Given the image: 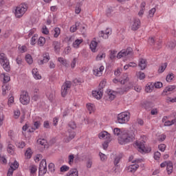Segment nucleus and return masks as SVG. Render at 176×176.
I'll return each instance as SVG.
<instances>
[{
  "mask_svg": "<svg viewBox=\"0 0 176 176\" xmlns=\"http://www.w3.org/2000/svg\"><path fill=\"white\" fill-rule=\"evenodd\" d=\"M131 114L129 111H123L117 116V121L120 124H126L129 120Z\"/></svg>",
  "mask_w": 176,
  "mask_h": 176,
  "instance_id": "7ed1b4c3",
  "label": "nucleus"
},
{
  "mask_svg": "<svg viewBox=\"0 0 176 176\" xmlns=\"http://www.w3.org/2000/svg\"><path fill=\"white\" fill-rule=\"evenodd\" d=\"M176 123V119L173 120L171 121L168 120L167 122H165L164 126H173V124H175Z\"/></svg>",
  "mask_w": 176,
  "mask_h": 176,
  "instance_id": "4d7b16f0",
  "label": "nucleus"
},
{
  "mask_svg": "<svg viewBox=\"0 0 176 176\" xmlns=\"http://www.w3.org/2000/svg\"><path fill=\"white\" fill-rule=\"evenodd\" d=\"M34 153V152L32 151V149H31V148H26V150L25 151V159H31V157H32V154Z\"/></svg>",
  "mask_w": 176,
  "mask_h": 176,
  "instance_id": "cd10ccee",
  "label": "nucleus"
},
{
  "mask_svg": "<svg viewBox=\"0 0 176 176\" xmlns=\"http://www.w3.org/2000/svg\"><path fill=\"white\" fill-rule=\"evenodd\" d=\"M68 138H65V142H69L71 140H73V138H75V132L72 131V132H68L67 133Z\"/></svg>",
  "mask_w": 176,
  "mask_h": 176,
  "instance_id": "c85d7f7f",
  "label": "nucleus"
},
{
  "mask_svg": "<svg viewBox=\"0 0 176 176\" xmlns=\"http://www.w3.org/2000/svg\"><path fill=\"white\" fill-rule=\"evenodd\" d=\"M32 74L33 78H34V79H36V80H39L42 79V76H41V74H39V72H38V69L34 68L32 71Z\"/></svg>",
  "mask_w": 176,
  "mask_h": 176,
  "instance_id": "aec40b11",
  "label": "nucleus"
},
{
  "mask_svg": "<svg viewBox=\"0 0 176 176\" xmlns=\"http://www.w3.org/2000/svg\"><path fill=\"white\" fill-rule=\"evenodd\" d=\"M67 175L68 176H78L79 171H78V169H76V168H72L68 172Z\"/></svg>",
  "mask_w": 176,
  "mask_h": 176,
  "instance_id": "473e14b6",
  "label": "nucleus"
},
{
  "mask_svg": "<svg viewBox=\"0 0 176 176\" xmlns=\"http://www.w3.org/2000/svg\"><path fill=\"white\" fill-rule=\"evenodd\" d=\"M146 93H152L153 91V82H148L145 86Z\"/></svg>",
  "mask_w": 176,
  "mask_h": 176,
  "instance_id": "bb28decb",
  "label": "nucleus"
},
{
  "mask_svg": "<svg viewBox=\"0 0 176 176\" xmlns=\"http://www.w3.org/2000/svg\"><path fill=\"white\" fill-rule=\"evenodd\" d=\"M10 168L12 170H17L19 168V162L17 161H14L13 163L10 164Z\"/></svg>",
  "mask_w": 176,
  "mask_h": 176,
  "instance_id": "8fccbe9b",
  "label": "nucleus"
},
{
  "mask_svg": "<svg viewBox=\"0 0 176 176\" xmlns=\"http://www.w3.org/2000/svg\"><path fill=\"white\" fill-rule=\"evenodd\" d=\"M48 168L51 173H54V164L50 163L48 165Z\"/></svg>",
  "mask_w": 176,
  "mask_h": 176,
  "instance_id": "338daca9",
  "label": "nucleus"
},
{
  "mask_svg": "<svg viewBox=\"0 0 176 176\" xmlns=\"http://www.w3.org/2000/svg\"><path fill=\"white\" fill-rule=\"evenodd\" d=\"M0 63L1 64L5 71H6L7 72H9V71H10V65L9 63V60H8L6 55H5L4 53L0 54Z\"/></svg>",
  "mask_w": 176,
  "mask_h": 176,
  "instance_id": "20e7f679",
  "label": "nucleus"
},
{
  "mask_svg": "<svg viewBox=\"0 0 176 176\" xmlns=\"http://www.w3.org/2000/svg\"><path fill=\"white\" fill-rule=\"evenodd\" d=\"M107 93L111 101H112L113 100H115V98L116 97V94H118L117 91H114L112 89H109L107 90Z\"/></svg>",
  "mask_w": 176,
  "mask_h": 176,
  "instance_id": "a211bd4d",
  "label": "nucleus"
},
{
  "mask_svg": "<svg viewBox=\"0 0 176 176\" xmlns=\"http://www.w3.org/2000/svg\"><path fill=\"white\" fill-rule=\"evenodd\" d=\"M159 113V109L157 108H153L151 111V115H157Z\"/></svg>",
  "mask_w": 176,
  "mask_h": 176,
  "instance_id": "0e129e2a",
  "label": "nucleus"
},
{
  "mask_svg": "<svg viewBox=\"0 0 176 176\" xmlns=\"http://www.w3.org/2000/svg\"><path fill=\"white\" fill-rule=\"evenodd\" d=\"M155 13H156V8H151L148 11V19H152V17H153V16H155Z\"/></svg>",
  "mask_w": 176,
  "mask_h": 176,
  "instance_id": "49530a36",
  "label": "nucleus"
},
{
  "mask_svg": "<svg viewBox=\"0 0 176 176\" xmlns=\"http://www.w3.org/2000/svg\"><path fill=\"white\" fill-rule=\"evenodd\" d=\"M114 135H117L118 144L126 145L133 142L135 140V131L124 129L115 128L113 129Z\"/></svg>",
  "mask_w": 176,
  "mask_h": 176,
  "instance_id": "f257e3e1",
  "label": "nucleus"
},
{
  "mask_svg": "<svg viewBox=\"0 0 176 176\" xmlns=\"http://www.w3.org/2000/svg\"><path fill=\"white\" fill-rule=\"evenodd\" d=\"M135 145L139 152H140V153H149V152L152 151L151 147H148V146L145 147V144H144V142H136Z\"/></svg>",
  "mask_w": 176,
  "mask_h": 176,
  "instance_id": "0eeeda50",
  "label": "nucleus"
},
{
  "mask_svg": "<svg viewBox=\"0 0 176 176\" xmlns=\"http://www.w3.org/2000/svg\"><path fill=\"white\" fill-rule=\"evenodd\" d=\"M107 56V54L104 52H100L96 57V61H101L102 60H104L105 57Z\"/></svg>",
  "mask_w": 176,
  "mask_h": 176,
  "instance_id": "72a5a7b5",
  "label": "nucleus"
},
{
  "mask_svg": "<svg viewBox=\"0 0 176 176\" xmlns=\"http://www.w3.org/2000/svg\"><path fill=\"white\" fill-rule=\"evenodd\" d=\"M19 52L20 53H25L27 52V47L25 45L19 46Z\"/></svg>",
  "mask_w": 176,
  "mask_h": 176,
  "instance_id": "13d9d810",
  "label": "nucleus"
},
{
  "mask_svg": "<svg viewBox=\"0 0 176 176\" xmlns=\"http://www.w3.org/2000/svg\"><path fill=\"white\" fill-rule=\"evenodd\" d=\"M129 80H130V78H129V74H124L120 80V83L121 85H125V83H127Z\"/></svg>",
  "mask_w": 176,
  "mask_h": 176,
  "instance_id": "5701e85b",
  "label": "nucleus"
},
{
  "mask_svg": "<svg viewBox=\"0 0 176 176\" xmlns=\"http://www.w3.org/2000/svg\"><path fill=\"white\" fill-rule=\"evenodd\" d=\"M37 170H38V168H36V166L32 165L30 168V174H35V173H36Z\"/></svg>",
  "mask_w": 176,
  "mask_h": 176,
  "instance_id": "5fc2aeb1",
  "label": "nucleus"
},
{
  "mask_svg": "<svg viewBox=\"0 0 176 176\" xmlns=\"http://www.w3.org/2000/svg\"><path fill=\"white\" fill-rule=\"evenodd\" d=\"M166 68H167V63H165L162 64L160 67V68L158 69V72L160 74H163V72H164V71L166 70Z\"/></svg>",
  "mask_w": 176,
  "mask_h": 176,
  "instance_id": "a18cd8bd",
  "label": "nucleus"
},
{
  "mask_svg": "<svg viewBox=\"0 0 176 176\" xmlns=\"http://www.w3.org/2000/svg\"><path fill=\"white\" fill-rule=\"evenodd\" d=\"M166 171L168 175H170V174H173V171H174V166L173 165V162H168L167 166H166Z\"/></svg>",
  "mask_w": 176,
  "mask_h": 176,
  "instance_id": "412c9836",
  "label": "nucleus"
},
{
  "mask_svg": "<svg viewBox=\"0 0 176 176\" xmlns=\"http://www.w3.org/2000/svg\"><path fill=\"white\" fill-rule=\"evenodd\" d=\"M87 109L89 113H93L96 111V106L94 104L88 103L87 104Z\"/></svg>",
  "mask_w": 176,
  "mask_h": 176,
  "instance_id": "7c9ffc66",
  "label": "nucleus"
},
{
  "mask_svg": "<svg viewBox=\"0 0 176 176\" xmlns=\"http://www.w3.org/2000/svg\"><path fill=\"white\" fill-rule=\"evenodd\" d=\"M98 46V43L96 40H92L89 44V49L92 53H97V47Z\"/></svg>",
  "mask_w": 176,
  "mask_h": 176,
  "instance_id": "2eb2a0df",
  "label": "nucleus"
},
{
  "mask_svg": "<svg viewBox=\"0 0 176 176\" xmlns=\"http://www.w3.org/2000/svg\"><path fill=\"white\" fill-rule=\"evenodd\" d=\"M38 175L42 176L45 175L46 173H47V166L46 164V160L43 159L39 164V169H38Z\"/></svg>",
  "mask_w": 176,
  "mask_h": 176,
  "instance_id": "6e6552de",
  "label": "nucleus"
},
{
  "mask_svg": "<svg viewBox=\"0 0 176 176\" xmlns=\"http://www.w3.org/2000/svg\"><path fill=\"white\" fill-rule=\"evenodd\" d=\"M37 143L41 145V146H43V148H47V141L45 139H38Z\"/></svg>",
  "mask_w": 176,
  "mask_h": 176,
  "instance_id": "c9c22d12",
  "label": "nucleus"
},
{
  "mask_svg": "<svg viewBox=\"0 0 176 176\" xmlns=\"http://www.w3.org/2000/svg\"><path fill=\"white\" fill-rule=\"evenodd\" d=\"M133 53V48L128 47L126 50H122L117 54V58L120 59L123 57H126V56H130Z\"/></svg>",
  "mask_w": 176,
  "mask_h": 176,
  "instance_id": "1a4fd4ad",
  "label": "nucleus"
},
{
  "mask_svg": "<svg viewBox=\"0 0 176 176\" xmlns=\"http://www.w3.org/2000/svg\"><path fill=\"white\" fill-rule=\"evenodd\" d=\"M99 156L101 162H105L107 160V155L101 152L99 153Z\"/></svg>",
  "mask_w": 176,
  "mask_h": 176,
  "instance_id": "bf43d9fd",
  "label": "nucleus"
},
{
  "mask_svg": "<svg viewBox=\"0 0 176 176\" xmlns=\"http://www.w3.org/2000/svg\"><path fill=\"white\" fill-rule=\"evenodd\" d=\"M106 16H107V17H112V16H113V11L112 9L109 8L107 10Z\"/></svg>",
  "mask_w": 176,
  "mask_h": 176,
  "instance_id": "603ef678",
  "label": "nucleus"
},
{
  "mask_svg": "<svg viewBox=\"0 0 176 176\" xmlns=\"http://www.w3.org/2000/svg\"><path fill=\"white\" fill-rule=\"evenodd\" d=\"M15 145L19 149H23L25 146V142L23 141L16 142Z\"/></svg>",
  "mask_w": 176,
  "mask_h": 176,
  "instance_id": "a19ab883",
  "label": "nucleus"
},
{
  "mask_svg": "<svg viewBox=\"0 0 176 176\" xmlns=\"http://www.w3.org/2000/svg\"><path fill=\"white\" fill-rule=\"evenodd\" d=\"M7 151L10 155H13L14 153V146L12 144V142H8Z\"/></svg>",
  "mask_w": 176,
  "mask_h": 176,
  "instance_id": "a878e982",
  "label": "nucleus"
},
{
  "mask_svg": "<svg viewBox=\"0 0 176 176\" xmlns=\"http://www.w3.org/2000/svg\"><path fill=\"white\" fill-rule=\"evenodd\" d=\"M166 102H172V103L176 102V96L173 97V98L167 97L166 99Z\"/></svg>",
  "mask_w": 176,
  "mask_h": 176,
  "instance_id": "6e6d98bb",
  "label": "nucleus"
},
{
  "mask_svg": "<svg viewBox=\"0 0 176 176\" xmlns=\"http://www.w3.org/2000/svg\"><path fill=\"white\" fill-rule=\"evenodd\" d=\"M153 87H155V89H160V87H163V83L161 82L153 83Z\"/></svg>",
  "mask_w": 176,
  "mask_h": 176,
  "instance_id": "052dcab7",
  "label": "nucleus"
},
{
  "mask_svg": "<svg viewBox=\"0 0 176 176\" xmlns=\"http://www.w3.org/2000/svg\"><path fill=\"white\" fill-rule=\"evenodd\" d=\"M138 167H140V166L137 164L130 165L127 168L128 172L129 173H135L137 171V170H138Z\"/></svg>",
  "mask_w": 176,
  "mask_h": 176,
  "instance_id": "b1692460",
  "label": "nucleus"
},
{
  "mask_svg": "<svg viewBox=\"0 0 176 176\" xmlns=\"http://www.w3.org/2000/svg\"><path fill=\"white\" fill-rule=\"evenodd\" d=\"M0 78L3 79V83H8V82L10 81V76L8 73H3L0 75Z\"/></svg>",
  "mask_w": 176,
  "mask_h": 176,
  "instance_id": "393cba45",
  "label": "nucleus"
},
{
  "mask_svg": "<svg viewBox=\"0 0 176 176\" xmlns=\"http://www.w3.org/2000/svg\"><path fill=\"white\" fill-rule=\"evenodd\" d=\"M34 162H36V163H38V162H39L40 160H42V155H41V154H37V155L34 157Z\"/></svg>",
  "mask_w": 176,
  "mask_h": 176,
  "instance_id": "69168bd1",
  "label": "nucleus"
},
{
  "mask_svg": "<svg viewBox=\"0 0 176 176\" xmlns=\"http://www.w3.org/2000/svg\"><path fill=\"white\" fill-rule=\"evenodd\" d=\"M175 45H176V43H174V42H170L168 43L167 45V47H168V49H174L175 47Z\"/></svg>",
  "mask_w": 176,
  "mask_h": 176,
  "instance_id": "774afa93",
  "label": "nucleus"
},
{
  "mask_svg": "<svg viewBox=\"0 0 176 176\" xmlns=\"http://www.w3.org/2000/svg\"><path fill=\"white\" fill-rule=\"evenodd\" d=\"M91 94L94 98L96 100H101L102 98V92L100 89L93 90Z\"/></svg>",
  "mask_w": 176,
  "mask_h": 176,
  "instance_id": "4468645a",
  "label": "nucleus"
},
{
  "mask_svg": "<svg viewBox=\"0 0 176 176\" xmlns=\"http://www.w3.org/2000/svg\"><path fill=\"white\" fill-rule=\"evenodd\" d=\"M37 42H38V34H34L32 36V37L31 38L30 45H32V46H34V45H36Z\"/></svg>",
  "mask_w": 176,
  "mask_h": 176,
  "instance_id": "f704fd0d",
  "label": "nucleus"
},
{
  "mask_svg": "<svg viewBox=\"0 0 176 176\" xmlns=\"http://www.w3.org/2000/svg\"><path fill=\"white\" fill-rule=\"evenodd\" d=\"M79 23H76L75 25H72L71 28H70V31L71 32H75V31H76V30H78V26L79 25Z\"/></svg>",
  "mask_w": 176,
  "mask_h": 176,
  "instance_id": "864d4df0",
  "label": "nucleus"
},
{
  "mask_svg": "<svg viewBox=\"0 0 176 176\" xmlns=\"http://www.w3.org/2000/svg\"><path fill=\"white\" fill-rule=\"evenodd\" d=\"M75 85H80V83H83V79L82 78H76L73 80Z\"/></svg>",
  "mask_w": 176,
  "mask_h": 176,
  "instance_id": "e2e57ef3",
  "label": "nucleus"
},
{
  "mask_svg": "<svg viewBox=\"0 0 176 176\" xmlns=\"http://www.w3.org/2000/svg\"><path fill=\"white\" fill-rule=\"evenodd\" d=\"M52 47L55 53H60V50H61V43L60 41H53Z\"/></svg>",
  "mask_w": 176,
  "mask_h": 176,
  "instance_id": "dca6fc26",
  "label": "nucleus"
},
{
  "mask_svg": "<svg viewBox=\"0 0 176 176\" xmlns=\"http://www.w3.org/2000/svg\"><path fill=\"white\" fill-rule=\"evenodd\" d=\"M19 101L23 105H28V104H30L31 99L27 91H22L19 98Z\"/></svg>",
  "mask_w": 176,
  "mask_h": 176,
  "instance_id": "423d86ee",
  "label": "nucleus"
},
{
  "mask_svg": "<svg viewBox=\"0 0 176 176\" xmlns=\"http://www.w3.org/2000/svg\"><path fill=\"white\" fill-rule=\"evenodd\" d=\"M20 115H21V113L20 112V110L16 109L14 111V119H19V118H20Z\"/></svg>",
  "mask_w": 176,
  "mask_h": 176,
  "instance_id": "3c124183",
  "label": "nucleus"
},
{
  "mask_svg": "<svg viewBox=\"0 0 176 176\" xmlns=\"http://www.w3.org/2000/svg\"><path fill=\"white\" fill-rule=\"evenodd\" d=\"M118 56V52L115 50H111L110 52V58L111 60H114Z\"/></svg>",
  "mask_w": 176,
  "mask_h": 176,
  "instance_id": "09e8293b",
  "label": "nucleus"
},
{
  "mask_svg": "<svg viewBox=\"0 0 176 176\" xmlns=\"http://www.w3.org/2000/svg\"><path fill=\"white\" fill-rule=\"evenodd\" d=\"M60 33L61 30H60V28H55L54 30V38H58Z\"/></svg>",
  "mask_w": 176,
  "mask_h": 176,
  "instance_id": "37998d69",
  "label": "nucleus"
},
{
  "mask_svg": "<svg viewBox=\"0 0 176 176\" xmlns=\"http://www.w3.org/2000/svg\"><path fill=\"white\" fill-rule=\"evenodd\" d=\"M137 63L135 62H130L129 64H126L124 66V71H127L130 67L131 68H136Z\"/></svg>",
  "mask_w": 176,
  "mask_h": 176,
  "instance_id": "c756f323",
  "label": "nucleus"
},
{
  "mask_svg": "<svg viewBox=\"0 0 176 176\" xmlns=\"http://www.w3.org/2000/svg\"><path fill=\"white\" fill-rule=\"evenodd\" d=\"M27 10H28V4L24 3L16 6L14 10L13 13L16 19H21V17L25 14Z\"/></svg>",
  "mask_w": 176,
  "mask_h": 176,
  "instance_id": "f03ea898",
  "label": "nucleus"
},
{
  "mask_svg": "<svg viewBox=\"0 0 176 176\" xmlns=\"http://www.w3.org/2000/svg\"><path fill=\"white\" fill-rule=\"evenodd\" d=\"M98 138L100 140H107V141H111V134L107 131H103L99 133Z\"/></svg>",
  "mask_w": 176,
  "mask_h": 176,
  "instance_id": "ddd939ff",
  "label": "nucleus"
},
{
  "mask_svg": "<svg viewBox=\"0 0 176 176\" xmlns=\"http://www.w3.org/2000/svg\"><path fill=\"white\" fill-rule=\"evenodd\" d=\"M112 34V29L107 28L105 30H102L99 32V36L103 38V39H108L110 35Z\"/></svg>",
  "mask_w": 176,
  "mask_h": 176,
  "instance_id": "f8f14e48",
  "label": "nucleus"
},
{
  "mask_svg": "<svg viewBox=\"0 0 176 176\" xmlns=\"http://www.w3.org/2000/svg\"><path fill=\"white\" fill-rule=\"evenodd\" d=\"M1 90L3 96H6V94H8V91H9V85H8V84L3 85Z\"/></svg>",
  "mask_w": 176,
  "mask_h": 176,
  "instance_id": "58836bf2",
  "label": "nucleus"
},
{
  "mask_svg": "<svg viewBox=\"0 0 176 176\" xmlns=\"http://www.w3.org/2000/svg\"><path fill=\"white\" fill-rule=\"evenodd\" d=\"M174 74L173 73H169L167 76H166V82H173V80H174Z\"/></svg>",
  "mask_w": 176,
  "mask_h": 176,
  "instance_id": "c03bdc74",
  "label": "nucleus"
},
{
  "mask_svg": "<svg viewBox=\"0 0 176 176\" xmlns=\"http://www.w3.org/2000/svg\"><path fill=\"white\" fill-rule=\"evenodd\" d=\"M82 43H83V38H77L73 42L72 47L74 49H79Z\"/></svg>",
  "mask_w": 176,
  "mask_h": 176,
  "instance_id": "f3484780",
  "label": "nucleus"
},
{
  "mask_svg": "<svg viewBox=\"0 0 176 176\" xmlns=\"http://www.w3.org/2000/svg\"><path fill=\"white\" fill-rule=\"evenodd\" d=\"M25 60L30 65L34 63V59H32V56L30 54H26Z\"/></svg>",
  "mask_w": 176,
  "mask_h": 176,
  "instance_id": "ea45409f",
  "label": "nucleus"
},
{
  "mask_svg": "<svg viewBox=\"0 0 176 176\" xmlns=\"http://www.w3.org/2000/svg\"><path fill=\"white\" fill-rule=\"evenodd\" d=\"M146 65H148V63L146 62V59L140 58L139 60L138 66L140 67L142 71H144L145 68H146Z\"/></svg>",
  "mask_w": 176,
  "mask_h": 176,
  "instance_id": "6ab92c4d",
  "label": "nucleus"
},
{
  "mask_svg": "<svg viewBox=\"0 0 176 176\" xmlns=\"http://www.w3.org/2000/svg\"><path fill=\"white\" fill-rule=\"evenodd\" d=\"M58 63L62 64V65H63L64 67H69L68 62L64 58H61V57L58 58Z\"/></svg>",
  "mask_w": 176,
  "mask_h": 176,
  "instance_id": "e433bc0d",
  "label": "nucleus"
},
{
  "mask_svg": "<svg viewBox=\"0 0 176 176\" xmlns=\"http://www.w3.org/2000/svg\"><path fill=\"white\" fill-rule=\"evenodd\" d=\"M141 27V20L134 18L129 22V28L132 31H137Z\"/></svg>",
  "mask_w": 176,
  "mask_h": 176,
  "instance_id": "39448f33",
  "label": "nucleus"
},
{
  "mask_svg": "<svg viewBox=\"0 0 176 176\" xmlns=\"http://www.w3.org/2000/svg\"><path fill=\"white\" fill-rule=\"evenodd\" d=\"M160 156H161L160 152H159V151H155V152L154 153V156H153V157H154L155 160H159V159H160Z\"/></svg>",
  "mask_w": 176,
  "mask_h": 176,
  "instance_id": "680f3d73",
  "label": "nucleus"
},
{
  "mask_svg": "<svg viewBox=\"0 0 176 176\" xmlns=\"http://www.w3.org/2000/svg\"><path fill=\"white\" fill-rule=\"evenodd\" d=\"M104 69H105V67L104 65L95 66L92 70L93 75L94 76H102V72H104Z\"/></svg>",
  "mask_w": 176,
  "mask_h": 176,
  "instance_id": "9d476101",
  "label": "nucleus"
},
{
  "mask_svg": "<svg viewBox=\"0 0 176 176\" xmlns=\"http://www.w3.org/2000/svg\"><path fill=\"white\" fill-rule=\"evenodd\" d=\"M130 88L129 87H122V88H118L116 91L118 94H124L126 91H129Z\"/></svg>",
  "mask_w": 176,
  "mask_h": 176,
  "instance_id": "4c0bfd02",
  "label": "nucleus"
},
{
  "mask_svg": "<svg viewBox=\"0 0 176 176\" xmlns=\"http://www.w3.org/2000/svg\"><path fill=\"white\" fill-rule=\"evenodd\" d=\"M50 60V56H49V54L45 53L43 54V59L38 61L39 65H43L45 63H47Z\"/></svg>",
  "mask_w": 176,
  "mask_h": 176,
  "instance_id": "4be33fe9",
  "label": "nucleus"
},
{
  "mask_svg": "<svg viewBox=\"0 0 176 176\" xmlns=\"http://www.w3.org/2000/svg\"><path fill=\"white\" fill-rule=\"evenodd\" d=\"M45 43H46V38L43 36H40L38 39L37 40V45L38 46H45Z\"/></svg>",
  "mask_w": 176,
  "mask_h": 176,
  "instance_id": "2f4dec72",
  "label": "nucleus"
},
{
  "mask_svg": "<svg viewBox=\"0 0 176 176\" xmlns=\"http://www.w3.org/2000/svg\"><path fill=\"white\" fill-rule=\"evenodd\" d=\"M71 86H72V84L70 81H66L63 83L61 88V94L63 97H65V96H67L68 90L71 89Z\"/></svg>",
  "mask_w": 176,
  "mask_h": 176,
  "instance_id": "9b49d317",
  "label": "nucleus"
},
{
  "mask_svg": "<svg viewBox=\"0 0 176 176\" xmlns=\"http://www.w3.org/2000/svg\"><path fill=\"white\" fill-rule=\"evenodd\" d=\"M175 85H170L166 87V89L164 90V93H168V91H173V90H175Z\"/></svg>",
  "mask_w": 176,
  "mask_h": 176,
  "instance_id": "de8ad7c7",
  "label": "nucleus"
},
{
  "mask_svg": "<svg viewBox=\"0 0 176 176\" xmlns=\"http://www.w3.org/2000/svg\"><path fill=\"white\" fill-rule=\"evenodd\" d=\"M136 76L138 79H140V80H144V78L146 77L145 73L142 72H137Z\"/></svg>",
  "mask_w": 176,
  "mask_h": 176,
  "instance_id": "79ce46f5",
  "label": "nucleus"
}]
</instances>
